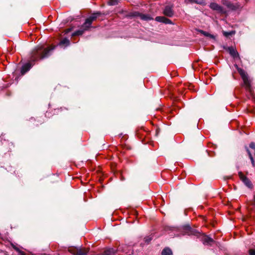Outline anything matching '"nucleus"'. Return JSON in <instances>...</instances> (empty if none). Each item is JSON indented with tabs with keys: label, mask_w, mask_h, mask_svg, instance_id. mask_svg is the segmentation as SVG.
<instances>
[{
	"label": "nucleus",
	"mask_w": 255,
	"mask_h": 255,
	"mask_svg": "<svg viewBox=\"0 0 255 255\" xmlns=\"http://www.w3.org/2000/svg\"><path fill=\"white\" fill-rule=\"evenodd\" d=\"M250 255H255V250L250 249L249 251Z\"/></svg>",
	"instance_id": "obj_23"
},
{
	"label": "nucleus",
	"mask_w": 255,
	"mask_h": 255,
	"mask_svg": "<svg viewBox=\"0 0 255 255\" xmlns=\"http://www.w3.org/2000/svg\"><path fill=\"white\" fill-rule=\"evenodd\" d=\"M200 32L203 34L204 35L206 36H207V37H209L212 39H215V36L212 34H210L208 32H207L206 31H204L203 30H200Z\"/></svg>",
	"instance_id": "obj_16"
},
{
	"label": "nucleus",
	"mask_w": 255,
	"mask_h": 255,
	"mask_svg": "<svg viewBox=\"0 0 255 255\" xmlns=\"http://www.w3.org/2000/svg\"><path fill=\"white\" fill-rule=\"evenodd\" d=\"M114 254V251L112 249H109L105 251L101 255H112Z\"/></svg>",
	"instance_id": "obj_17"
},
{
	"label": "nucleus",
	"mask_w": 255,
	"mask_h": 255,
	"mask_svg": "<svg viewBox=\"0 0 255 255\" xmlns=\"http://www.w3.org/2000/svg\"><path fill=\"white\" fill-rule=\"evenodd\" d=\"M19 254L20 255H25V254L22 251H19Z\"/></svg>",
	"instance_id": "obj_27"
},
{
	"label": "nucleus",
	"mask_w": 255,
	"mask_h": 255,
	"mask_svg": "<svg viewBox=\"0 0 255 255\" xmlns=\"http://www.w3.org/2000/svg\"><path fill=\"white\" fill-rule=\"evenodd\" d=\"M251 149H247L250 158L253 166H255V143L251 142L250 144Z\"/></svg>",
	"instance_id": "obj_3"
},
{
	"label": "nucleus",
	"mask_w": 255,
	"mask_h": 255,
	"mask_svg": "<svg viewBox=\"0 0 255 255\" xmlns=\"http://www.w3.org/2000/svg\"><path fill=\"white\" fill-rule=\"evenodd\" d=\"M134 16L139 17L141 19L145 21H148L153 18L148 14H145L136 12L134 13Z\"/></svg>",
	"instance_id": "obj_7"
},
{
	"label": "nucleus",
	"mask_w": 255,
	"mask_h": 255,
	"mask_svg": "<svg viewBox=\"0 0 255 255\" xmlns=\"http://www.w3.org/2000/svg\"><path fill=\"white\" fill-rule=\"evenodd\" d=\"M87 252L85 251H82L81 250H79L77 252L76 255H86Z\"/></svg>",
	"instance_id": "obj_20"
},
{
	"label": "nucleus",
	"mask_w": 255,
	"mask_h": 255,
	"mask_svg": "<svg viewBox=\"0 0 255 255\" xmlns=\"http://www.w3.org/2000/svg\"><path fill=\"white\" fill-rule=\"evenodd\" d=\"M238 71L244 82L243 86L245 88L247 91H249L251 94H252L253 88L251 85V80L249 79L247 73L244 70L241 68L238 69Z\"/></svg>",
	"instance_id": "obj_2"
},
{
	"label": "nucleus",
	"mask_w": 255,
	"mask_h": 255,
	"mask_svg": "<svg viewBox=\"0 0 255 255\" xmlns=\"http://www.w3.org/2000/svg\"><path fill=\"white\" fill-rule=\"evenodd\" d=\"M243 182L245 183V184L248 187L250 188H252L253 187V185L251 183V182L248 178L244 179V181Z\"/></svg>",
	"instance_id": "obj_14"
},
{
	"label": "nucleus",
	"mask_w": 255,
	"mask_h": 255,
	"mask_svg": "<svg viewBox=\"0 0 255 255\" xmlns=\"http://www.w3.org/2000/svg\"><path fill=\"white\" fill-rule=\"evenodd\" d=\"M100 14V13L99 12L93 13L92 15L86 19L85 22L83 24V26L85 27H88L89 28L91 27L93 21L96 19Z\"/></svg>",
	"instance_id": "obj_4"
},
{
	"label": "nucleus",
	"mask_w": 255,
	"mask_h": 255,
	"mask_svg": "<svg viewBox=\"0 0 255 255\" xmlns=\"http://www.w3.org/2000/svg\"><path fill=\"white\" fill-rule=\"evenodd\" d=\"M205 241L207 242V243H209L210 242H213V240L211 238H209L208 237H206L205 239Z\"/></svg>",
	"instance_id": "obj_24"
},
{
	"label": "nucleus",
	"mask_w": 255,
	"mask_h": 255,
	"mask_svg": "<svg viewBox=\"0 0 255 255\" xmlns=\"http://www.w3.org/2000/svg\"><path fill=\"white\" fill-rule=\"evenodd\" d=\"M162 255H172V251L169 248H165L162 251Z\"/></svg>",
	"instance_id": "obj_13"
},
{
	"label": "nucleus",
	"mask_w": 255,
	"mask_h": 255,
	"mask_svg": "<svg viewBox=\"0 0 255 255\" xmlns=\"http://www.w3.org/2000/svg\"><path fill=\"white\" fill-rule=\"evenodd\" d=\"M69 43H70L69 40L67 38H64L60 41L59 44L60 45L67 46L69 44Z\"/></svg>",
	"instance_id": "obj_15"
},
{
	"label": "nucleus",
	"mask_w": 255,
	"mask_h": 255,
	"mask_svg": "<svg viewBox=\"0 0 255 255\" xmlns=\"http://www.w3.org/2000/svg\"><path fill=\"white\" fill-rule=\"evenodd\" d=\"M155 20L158 22H162L165 24H172V22L170 19L164 16H156L155 17Z\"/></svg>",
	"instance_id": "obj_8"
},
{
	"label": "nucleus",
	"mask_w": 255,
	"mask_h": 255,
	"mask_svg": "<svg viewBox=\"0 0 255 255\" xmlns=\"http://www.w3.org/2000/svg\"><path fill=\"white\" fill-rule=\"evenodd\" d=\"M163 14L168 17H172L173 15V11L170 6H166L163 11Z\"/></svg>",
	"instance_id": "obj_9"
},
{
	"label": "nucleus",
	"mask_w": 255,
	"mask_h": 255,
	"mask_svg": "<svg viewBox=\"0 0 255 255\" xmlns=\"http://www.w3.org/2000/svg\"><path fill=\"white\" fill-rule=\"evenodd\" d=\"M228 51L230 55L234 57V58L239 57V55L238 52L236 49H235L232 47H230L228 48Z\"/></svg>",
	"instance_id": "obj_11"
},
{
	"label": "nucleus",
	"mask_w": 255,
	"mask_h": 255,
	"mask_svg": "<svg viewBox=\"0 0 255 255\" xmlns=\"http://www.w3.org/2000/svg\"><path fill=\"white\" fill-rule=\"evenodd\" d=\"M210 7L212 9H213L214 10H216L217 12L221 13H225V12H226V11L223 8L222 6H221V5H219L218 4H217V3H215V2H212V3H210Z\"/></svg>",
	"instance_id": "obj_5"
},
{
	"label": "nucleus",
	"mask_w": 255,
	"mask_h": 255,
	"mask_svg": "<svg viewBox=\"0 0 255 255\" xmlns=\"http://www.w3.org/2000/svg\"><path fill=\"white\" fill-rule=\"evenodd\" d=\"M222 3L231 10H236L239 7V5L238 4H234L226 0H223Z\"/></svg>",
	"instance_id": "obj_6"
},
{
	"label": "nucleus",
	"mask_w": 255,
	"mask_h": 255,
	"mask_svg": "<svg viewBox=\"0 0 255 255\" xmlns=\"http://www.w3.org/2000/svg\"><path fill=\"white\" fill-rule=\"evenodd\" d=\"M71 30V28H68V29H67L65 30V33H68V32H69Z\"/></svg>",
	"instance_id": "obj_26"
},
{
	"label": "nucleus",
	"mask_w": 255,
	"mask_h": 255,
	"mask_svg": "<svg viewBox=\"0 0 255 255\" xmlns=\"http://www.w3.org/2000/svg\"><path fill=\"white\" fill-rule=\"evenodd\" d=\"M88 29H89L88 27H84L83 25L80 29H79V30L76 31L75 32H74V33H73L72 34V36H76V35H81L84 33V32L85 31L88 30Z\"/></svg>",
	"instance_id": "obj_10"
},
{
	"label": "nucleus",
	"mask_w": 255,
	"mask_h": 255,
	"mask_svg": "<svg viewBox=\"0 0 255 255\" xmlns=\"http://www.w3.org/2000/svg\"><path fill=\"white\" fill-rule=\"evenodd\" d=\"M31 64L29 63H27L24 65L21 70V73L22 75L24 74L26 72H27L30 68H31Z\"/></svg>",
	"instance_id": "obj_12"
},
{
	"label": "nucleus",
	"mask_w": 255,
	"mask_h": 255,
	"mask_svg": "<svg viewBox=\"0 0 255 255\" xmlns=\"http://www.w3.org/2000/svg\"><path fill=\"white\" fill-rule=\"evenodd\" d=\"M54 48V47L51 48H44L42 46L36 47L31 52L30 60L35 61L47 57L49 52Z\"/></svg>",
	"instance_id": "obj_1"
},
{
	"label": "nucleus",
	"mask_w": 255,
	"mask_h": 255,
	"mask_svg": "<svg viewBox=\"0 0 255 255\" xmlns=\"http://www.w3.org/2000/svg\"><path fill=\"white\" fill-rule=\"evenodd\" d=\"M223 35L226 37H228L230 35H232L235 34V32L233 31H230V32L223 31Z\"/></svg>",
	"instance_id": "obj_19"
},
{
	"label": "nucleus",
	"mask_w": 255,
	"mask_h": 255,
	"mask_svg": "<svg viewBox=\"0 0 255 255\" xmlns=\"http://www.w3.org/2000/svg\"><path fill=\"white\" fill-rule=\"evenodd\" d=\"M189 0L190 1V2H192V3L194 2L196 3L203 4V5L205 4V2L203 0H202L201 1H199L196 0Z\"/></svg>",
	"instance_id": "obj_18"
},
{
	"label": "nucleus",
	"mask_w": 255,
	"mask_h": 255,
	"mask_svg": "<svg viewBox=\"0 0 255 255\" xmlns=\"http://www.w3.org/2000/svg\"><path fill=\"white\" fill-rule=\"evenodd\" d=\"M13 248L16 251H17L18 253L19 252V251H20V250L15 246H13Z\"/></svg>",
	"instance_id": "obj_25"
},
{
	"label": "nucleus",
	"mask_w": 255,
	"mask_h": 255,
	"mask_svg": "<svg viewBox=\"0 0 255 255\" xmlns=\"http://www.w3.org/2000/svg\"><path fill=\"white\" fill-rule=\"evenodd\" d=\"M117 3V1L116 0H110L109 1V4L111 5H115Z\"/></svg>",
	"instance_id": "obj_22"
},
{
	"label": "nucleus",
	"mask_w": 255,
	"mask_h": 255,
	"mask_svg": "<svg viewBox=\"0 0 255 255\" xmlns=\"http://www.w3.org/2000/svg\"><path fill=\"white\" fill-rule=\"evenodd\" d=\"M239 175L243 182L244 181V179L247 178L242 172H239Z\"/></svg>",
	"instance_id": "obj_21"
}]
</instances>
